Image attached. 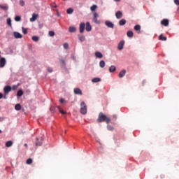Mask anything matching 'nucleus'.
Wrapping results in <instances>:
<instances>
[{"mask_svg": "<svg viewBox=\"0 0 179 179\" xmlns=\"http://www.w3.org/2000/svg\"><path fill=\"white\" fill-rule=\"evenodd\" d=\"M3 97V94L2 93H0V99H2Z\"/></svg>", "mask_w": 179, "mask_h": 179, "instance_id": "603ef678", "label": "nucleus"}, {"mask_svg": "<svg viewBox=\"0 0 179 179\" xmlns=\"http://www.w3.org/2000/svg\"><path fill=\"white\" fill-rule=\"evenodd\" d=\"M125 73H127V71L125 70L120 71V72L119 73V78H124V76H125Z\"/></svg>", "mask_w": 179, "mask_h": 179, "instance_id": "f8f14e48", "label": "nucleus"}, {"mask_svg": "<svg viewBox=\"0 0 179 179\" xmlns=\"http://www.w3.org/2000/svg\"><path fill=\"white\" fill-rule=\"evenodd\" d=\"M126 24H127V20H125L124 19H122L119 22L120 26H125Z\"/></svg>", "mask_w": 179, "mask_h": 179, "instance_id": "2eb2a0df", "label": "nucleus"}, {"mask_svg": "<svg viewBox=\"0 0 179 179\" xmlns=\"http://www.w3.org/2000/svg\"><path fill=\"white\" fill-rule=\"evenodd\" d=\"M85 24L83 22H81L80 24V33H83V31H85Z\"/></svg>", "mask_w": 179, "mask_h": 179, "instance_id": "6e6552de", "label": "nucleus"}, {"mask_svg": "<svg viewBox=\"0 0 179 179\" xmlns=\"http://www.w3.org/2000/svg\"><path fill=\"white\" fill-rule=\"evenodd\" d=\"M66 12H67L68 15H71V13H73V9L69 8V9H67Z\"/></svg>", "mask_w": 179, "mask_h": 179, "instance_id": "2f4dec72", "label": "nucleus"}, {"mask_svg": "<svg viewBox=\"0 0 179 179\" xmlns=\"http://www.w3.org/2000/svg\"><path fill=\"white\" fill-rule=\"evenodd\" d=\"M79 40H80V41H81V43L83 42V41H85V36H79Z\"/></svg>", "mask_w": 179, "mask_h": 179, "instance_id": "e433bc0d", "label": "nucleus"}, {"mask_svg": "<svg viewBox=\"0 0 179 179\" xmlns=\"http://www.w3.org/2000/svg\"><path fill=\"white\" fill-rule=\"evenodd\" d=\"M36 141H38V138H36Z\"/></svg>", "mask_w": 179, "mask_h": 179, "instance_id": "bf43d9fd", "label": "nucleus"}, {"mask_svg": "<svg viewBox=\"0 0 179 179\" xmlns=\"http://www.w3.org/2000/svg\"><path fill=\"white\" fill-rule=\"evenodd\" d=\"M43 24H41V23H39L38 24V27H39V29H43Z\"/></svg>", "mask_w": 179, "mask_h": 179, "instance_id": "de8ad7c7", "label": "nucleus"}, {"mask_svg": "<svg viewBox=\"0 0 179 179\" xmlns=\"http://www.w3.org/2000/svg\"><path fill=\"white\" fill-rule=\"evenodd\" d=\"M11 89H13V90H17V85H13Z\"/></svg>", "mask_w": 179, "mask_h": 179, "instance_id": "c03bdc74", "label": "nucleus"}, {"mask_svg": "<svg viewBox=\"0 0 179 179\" xmlns=\"http://www.w3.org/2000/svg\"><path fill=\"white\" fill-rule=\"evenodd\" d=\"M97 17H99V14H97V13H94L93 22L94 23H96V24H100V20H98Z\"/></svg>", "mask_w": 179, "mask_h": 179, "instance_id": "7ed1b4c3", "label": "nucleus"}, {"mask_svg": "<svg viewBox=\"0 0 179 179\" xmlns=\"http://www.w3.org/2000/svg\"><path fill=\"white\" fill-rule=\"evenodd\" d=\"M115 2H120V0H114Z\"/></svg>", "mask_w": 179, "mask_h": 179, "instance_id": "6e6d98bb", "label": "nucleus"}, {"mask_svg": "<svg viewBox=\"0 0 179 179\" xmlns=\"http://www.w3.org/2000/svg\"><path fill=\"white\" fill-rule=\"evenodd\" d=\"M22 33L24 34H27V29H25L24 27H22Z\"/></svg>", "mask_w": 179, "mask_h": 179, "instance_id": "79ce46f5", "label": "nucleus"}, {"mask_svg": "<svg viewBox=\"0 0 179 179\" xmlns=\"http://www.w3.org/2000/svg\"><path fill=\"white\" fill-rule=\"evenodd\" d=\"M41 145H43V141L36 142V146H41Z\"/></svg>", "mask_w": 179, "mask_h": 179, "instance_id": "ea45409f", "label": "nucleus"}, {"mask_svg": "<svg viewBox=\"0 0 179 179\" xmlns=\"http://www.w3.org/2000/svg\"><path fill=\"white\" fill-rule=\"evenodd\" d=\"M50 110L51 113H55V106H51Z\"/></svg>", "mask_w": 179, "mask_h": 179, "instance_id": "a19ab883", "label": "nucleus"}, {"mask_svg": "<svg viewBox=\"0 0 179 179\" xmlns=\"http://www.w3.org/2000/svg\"><path fill=\"white\" fill-rule=\"evenodd\" d=\"M57 108H58L59 113H61V114H63V115H64V114H66V113L65 111L62 110L61 109V108H59V106H58Z\"/></svg>", "mask_w": 179, "mask_h": 179, "instance_id": "4c0bfd02", "label": "nucleus"}, {"mask_svg": "<svg viewBox=\"0 0 179 179\" xmlns=\"http://www.w3.org/2000/svg\"><path fill=\"white\" fill-rule=\"evenodd\" d=\"M15 22H20V20H22V17L20 16H16L15 17Z\"/></svg>", "mask_w": 179, "mask_h": 179, "instance_id": "473e14b6", "label": "nucleus"}, {"mask_svg": "<svg viewBox=\"0 0 179 179\" xmlns=\"http://www.w3.org/2000/svg\"><path fill=\"white\" fill-rule=\"evenodd\" d=\"M0 134H2V130H0Z\"/></svg>", "mask_w": 179, "mask_h": 179, "instance_id": "13d9d810", "label": "nucleus"}, {"mask_svg": "<svg viewBox=\"0 0 179 179\" xmlns=\"http://www.w3.org/2000/svg\"><path fill=\"white\" fill-rule=\"evenodd\" d=\"M38 16V15H37V14H34V13L32 14V17L30 18V22H36Z\"/></svg>", "mask_w": 179, "mask_h": 179, "instance_id": "9b49d317", "label": "nucleus"}, {"mask_svg": "<svg viewBox=\"0 0 179 179\" xmlns=\"http://www.w3.org/2000/svg\"><path fill=\"white\" fill-rule=\"evenodd\" d=\"M115 16H116L117 19H121V17H122V12H121V11H117V12L115 13Z\"/></svg>", "mask_w": 179, "mask_h": 179, "instance_id": "4468645a", "label": "nucleus"}, {"mask_svg": "<svg viewBox=\"0 0 179 179\" xmlns=\"http://www.w3.org/2000/svg\"><path fill=\"white\" fill-rule=\"evenodd\" d=\"M161 24L163 26H165V27L169 26V20H167V19L162 20V22H161Z\"/></svg>", "mask_w": 179, "mask_h": 179, "instance_id": "1a4fd4ad", "label": "nucleus"}, {"mask_svg": "<svg viewBox=\"0 0 179 179\" xmlns=\"http://www.w3.org/2000/svg\"><path fill=\"white\" fill-rule=\"evenodd\" d=\"M3 90H4V94H8L9 92H11L12 90V87L7 85L4 87Z\"/></svg>", "mask_w": 179, "mask_h": 179, "instance_id": "39448f33", "label": "nucleus"}, {"mask_svg": "<svg viewBox=\"0 0 179 179\" xmlns=\"http://www.w3.org/2000/svg\"><path fill=\"white\" fill-rule=\"evenodd\" d=\"M49 36H50V37H54V36H55V33L54 32V31H50Z\"/></svg>", "mask_w": 179, "mask_h": 179, "instance_id": "72a5a7b5", "label": "nucleus"}, {"mask_svg": "<svg viewBox=\"0 0 179 179\" xmlns=\"http://www.w3.org/2000/svg\"><path fill=\"white\" fill-rule=\"evenodd\" d=\"M116 69H116L115 66L112 65V66H110V68H109V71H110V73L115 72V70H116Z\"/></svg>", "mask_w": 179, "mask_h": 179, "instance_id": "6ab92c4d", "label": "nucleus"}, {"mask_svg": "<svg viewBox=\"0 0 179 179\" xmlns=\"http://www.w3.org/2000/svg\"><path fill=\"white\" fill-rule=\"evenodd\" d=\"M7 24L12 27V20H10V18L7 19Z\"/></svg>", "mask_w": 179, "mask_h": 179, "instance_id": "c756f323", "label": "nucleus"}, {"mask_svg": "<svg viewBox=\"0 0 179 179\" xmlns=\"http://www.w3.org/2000/svg\"><path fill=\"white\" fill-rule=\"evenodd\" d=\"M6 148H10V146H12V145H13V141H8L6 143Z\"/></svg>", "mask_w": 179, "mask_h": 179, "instance_id": "dca6fc26", "label": "nucleus"}, {"mask_svg": "<svg viewBox=\"0 0 179 179\" xmlns=\"http://www.w3.org/2000/svg\"><path fill=\"white\" fill-rule=\"evenodd\" d=\"M95 57H96V58H102L103 54H101V52H96Z\"/></svg>", "mask_w": 179, "mask_h": 179, "instance_id": "aec40b11", "label": "nucleus"}, {"mask_svg": "<svg viewBox=\"0 0 179 179\" xmlns=\"http://www.w3.org/2000/svg\"><path fill=\"white\" fill-rule=\"evenodd\" d=\"M101 80V79H100L99 78H94L92 80V82H93V83H97L98 82H100Z\"/></svg>", "mask_w": 179, "mask_h": 179, "instance_id": "a878e982", "label": "nucleus"}, {"mask_svg": "<svg viewBox=\"0 0 179 179\" xmlns=\"http://www.w3.org/2000/svg\"><path fill=\"white\" fill-rule=\"evenodd\" d=\"M4 97V99H6V96H3Z\"/></svg>", "mask_w": 179, "mask_h": 179, "instance_id": "052dcab7", "label": "nucleus"}, {"mask_svg": "<svg viewBox=\"0 0 179 179\" xmlns=\"http://www.w3.org/2000/svg\"><path fill=\"white\" fill-rule=\"evenodd\" d=\"M48 71H49L51 73V72H52V68L48 67Z\"/></svg>", "mask_w": 179, "mask_h": 179, "instance_id": "a18cd8bd", "label": "nucleus"}, {"mask_svg": "<svg viewBox=\"0 0 179 179\" xmlns=\"http://www.w3.org/2000/svg\"><path fill=\"white\" fill-rule=\"evenodd\" d=\"M90 9H91L92 12H94V10H96V9H97V6L94 4L92 6L90 7Z\"/></svg>", "mask_w": 179, "mask_h": 179, "instance_id": "c85d7f7f", "label": "nucleus"}, {"mask_svg": "<svg viewBox=\"0 0 179 179\" xmlns=\"http://www.w3.org/2000/svg\"><path fill=\"white\" fill-rule=\"evenodd\" d=\"M134 30L136 31H141V25L137 24V25L134 26Z\"/></svg>", "mask_w": 179, "mask_h": 179, "instance_id": "bb28decb", "label": "nucleus"}, {"mask_svg": "<svg viewBox=\"0 0 179 179\" xmlns=\"http://www.w3.org/2000/svg\"><path fill=\"white\" fill-rule=\"evenodd\" d=\"M159 40H161L162 41H167V38L166 36H163V34H161L159 36Z\"/></svg>", "mask_w": 179, "mask_h": 179, "instance_id": "5701e85b", "label": "nucleus"}, {"mask_svg": "<svg viewBox=\"0 0 179 179\" xmlns=\"http://www.w3.org/2000/svg\"><path fill=\"white\" fill-rule=\"evenodd\" d=\"M20 5L21 6H24V1L20 0Z\"/></svg>", "mask_w": 179, "mask_h": 179, "instance_id": "37998d69", "label": "nucleus"}, {"mask_svg": "<svg viewBox=\"0 0 179 179\" xmlns=\"http://www.w3.org/2000/svg\"><path fill=\"white\" fill-rule=\"evenodd\" d=\"M74 93L75 94H80V96H82V90L79 88L74 89Z\"/></svg>", "mask_w": 179, "mask_h": 179, "instance_id": "ddd939ff", "label": "nucleus"}, {"mask_svg": "<svg viewBox=\"0 0 179 179\" xmlns=\"http://www.w3.org/2000/svg\"><path fill=\"white\" fill-rule=\"evenodd\" d=\"M0 8H1V9H3V10H8V9H9V7H8V6L0 5Z\"/></svg>", "mask_w": 179, "mask_h": 179, "instance_id": "cd10ccee", "label": "nucleus"}, {"mask_svg": "<svg viewBox=\"0 0 179 179\" xmlns=\"http://www.w3.org/2000/svg\"><path fill=\"white\" fill-rule=\"evenodd\" d=\"M80 113L81 114H86L87 113V106H86V103H85V101H82L80 103Z\"/></svg>", "mask_w": 179, "mask_h": 179, "instance_id": "f03ea898", "label": "nucleus"}, {"mask_svg": "<svg viewBox=\"0 0 179 179\" xmlns=\"http://www.w3.org/2000/svg\"><path fill=\"white\" fill-rule=\"evenodd\" d=\"M69 31L70 33H75V31H76V27H70L69 28Z\"/></svg>", "mask_w": 179, "mask_h": 179, "instance_id": "a211bd4d", "label": "nucleus"}, {"mask_svg": "<svg viewBox=\"0 0 179 179\" xmlns=\"http://www.w3.org/2000/svg\"><path fill=\"white\" fill-rule=\"evenodd\" d=\"M60 103H65V99H60Z\"/></svg>", "mask_w": 179, "mask_h": 179, "instance_id": "09e8293b", "label": "nucleus"}, {"mask_svg": "<svg viewBox=\"0 0 179 179\" xmlns=\"http://www.w3.org/2000/svg\"><path fill=\"white\" fill-rule=\"evenodd\" d=\"M85 30L87 31H92V25H90V22H87L86 23Z\"/></svg>", "mask_w": 179, "mask_h": 179, "instance_id": "9d476101", "label": "nucleus"}, {"mask_svg": "<svg viewBox=\"0 0 179 179\" xmlns=\"http://www.w3.org/2000/svg\"><path fill=\"white\" fill-rule=\"evenodd\" d=\"M174 3L176 5H179V0H174Z\"/></svg>", "mask_w": 179, "mask_h": 179, "instance_id": "49530a36", "label": "nucleus"}, {"mask_svg": "<svg viewBox=\"0 0 179 179\" xmlns=\"http://www.w3.org/2000/svg\"><path fill=\"white\" fill-rule=\"evenodd\" d=\"M105 24L107 27H109V29H114V24L110 21H106Z\"/></svg>", "mask_w": 179, "mask_h": 179, "instance_id": "423d86ee", "label": "nucleus"}, {"mask_svg": "<svg viewBox=\"0 0 179 179\" xmlns=\"http://www.w3.org/2000/svg\"><path fill=\"white\" fill-rule=\"evenodd\" d=\"M15 109L17 111H20V110H22V106H20V104L17 103L15 106Z\"/></svg>", "mask_w": 179, "mask_h": 179, "instance_id": "412c9836", "label": "nucleus"}, {"mask_svg": "<svg viewBox=\"0 0 179 179\" xmlns=\"http://www.w3.org/2000/svg\"><path fill=\"white\" fill-rule=\"evenodd\" d=\"M127 37L132 38L134 37V32L132 31H128L127 33Z\"/></svg>", "mask_w": 179, "mask_h": 179, "instance_id": "4be33fe9", "label": "nucleus"}, {"mask_svg": "<svg viewBox=\"0 0 179 179\" xmlns=\"http://www.w3.org/2000/svg\"><path fill=\"white\" fill-rule=\"evenodd\" d=\"M27 164H31L33 163V159H28L26 162Z\"/></svg>", "mask_w": 179, "mask_h": 179, "instance_id": "f704fd0d", "label": "nucleus"}, {"mask_svg": "<svg viewBox=\"0 0 179 179\" xmlns=\"http://www.w3.org/2000/svg\"><path fill=\"white\" fill-rule=\"evenodd\" d=\"M6 65V59L4 57L0 58V68H3Z\"/></svg>", "mask_w": 179, "mask_h": 179, "instance_id": "20e7f679", "label": "nucleus"}, {"mask_svg": "<svg viewBox=\"0 0 179 179\" xmlns=\"http://www.w3.org/2000/svg\"><path fill=\"white\" fill-rule=\"evenodd\" d=\"M124 44H125V41H121L119 44L117 45V49L121 51L122 48H124Z\"/></svg>", "mask_w": 179, "mask_h": 179, "instance_id": "0eeeda50", "label": "nucleus"}, {"mask_svg": "<svg viewBox=\"0 0 179 179\" xmlns=\"http://www.w3.org/2000/svg\"><path fill=\"white\" fill-rule=\"evenodd\" d=\"M62 65H65V60H61Z\"/></svg>", "mask_w": 179, "mask_h": 179, "instance_id": "3c124183", "label": "nucleus"}, {"mask_svg": "<svg viewBox=\"0 0 179 179\" xmlns=\"http://www.w3.org/2000/svg\"><path fill=\"white\" fill-rule=\"evenodd\" d=\"M107 128L108 131H114V127L111 125H108Z\"/></svg>", "mask_w": 179, "mask_h": 179, "instance_id": "58836bf2", "label": "nucleus"}, {"mask_svg": "<svg viewBox=\"0 0 179 179\" xmlns=\"http://www.w3.org/2000/svg\"><path fill=\"white\" fill-rule=\"evenodd\" d=\"M24 146H25L26 148H27V143H25V144H24Z\"/></svg>", "mask_w": 179, "mask_h": 179, "instance_id": "4d7b16f0", "label": "nucleus"}, {"mask_svg": "<svg viewBox=\"0 0 179 179\" xmlns=\"http://www.w3.org/2000/svg\"><path fill=\"white\" fill-rule=\"evenodd\" d=\"M16 86H17V87H19V86H20V83H17Z\"/></svg>", "mask_w": 179, "mask_h": 179, "instance_id": "5fc2aeb1", "label": "nucleus"}, {"mask_svg": "<svg viewBox=\"0 0 179 179\" xmlns=\"http://www.w3.org/2000/svg\"><path fill=\"white\" fill-rule=\"evenodd\" d=\"M32 40H33V41L37 42V41H38L39 38H38V36H32Z\"/></svg>", "mask_w": 179, "mask_h": 179, "instance_id": "7c9ffc66", "label": "nucleus"}, {"mask_svg": "<svg viewBox=\"0 0 179 179\" xmlns=\"http://www.w3.org/2000/svg\"><path fill=\"white\" fill-rule=\"evenodd\" d=\"M17 97H22V96H23V90H18L17 92Z\"/></svg>", "mask_w": 179, "mask_h": 179, "instance_id": "393cba45", "label": "nucleus"}, {"mask_svg": "<svg viewBox=\"0 0 179 179\" xmlns=\"http://www.w3.org/2000/svg\"><path fill=\"white\" fill-rule=\"evenodd\" d=\"M63 1H68V0H63Z\"/></svg>", "mask_w": 179, "mask_h": 179, "instance_id": "680f3d73", "label": "nucleus"}, {"mask_svg": "<svg viewBox=\"0 0 179 179\" xmlns=\"http://www.w3.org/2000/svg\"><path fill=\"white\" fill-rule=\"evenodd\" d=\"M113 118H115V120H117V116L116 115H113Z\"/></svg>", "mask_w": 179, "mask_h": 179, "instance_id": "864d4df0", "label": "nucleus"}, {"mask_svg": "<svg viewBox=\"0 0 179 179\" xmlns=\"http://www.w3.org/2000/svg\"><path fill=\"white\" fill-rule=\"evenodd\" d=\"M98 122H106V124H110V120L109 117H107V116L104 114H103V112L99 113V118L97 120Z\"/></svg>", "mask_w": 179, "mask_h": 179, "instance_id": "f257e3e1", "label": "nucleus"}, {"mask_svg": "<svg viewBox=\"0 0 179 179\" xmlns=\"http://www.w3.org/2000/svg\"><path fill=\"white\" fill-rule=\"evenodd\" d=\"M63 47L65 50H68L69 48V45L66 43L63 45Z\"/></svg>", "mask_w": 179, "mask_h": 179, "instance_id": "c9c22d12", "label": "nucleus"}, {"mask_svg": "<svg viewBox=\"0 0 179 179\" xmlns=\"http://www.w3.org/2000/svg\"><path fill=\"white\" fill-rule=\"evenodd\" d=\"M15 38H22V35L19 32H14Z\"/></svg>", "mask_w": 179, "mask_h": 179, "instance_id": "f3484780", "label": "nucleus"}, {"mask_svg": "<svg viewBox=\"0 0 179 179\" xmlns=\"http://www.w3.org/2000/svg\"><path fill=\"white\" fill-rule=\"evenodd\" d=\"M5 120V117H0V122H1L2 121H3Z\"/></svg>", "mask_w": 179, "mask_h": 179, "instance_id": "8fccbe9b", "label": "nucleus"}, {"mask_svg": "<svg viewBox=\"0 0 179 179\" xmlns=\"http://www.w3.org/2000/svg\"><path fill=\"white\" fill-rule=\"evenodd\" d=\"M99 66L101 68H104L106 66V62H104V60H101L99 62Z\"/></svg>", "mask_w": 179, "mask_h": 179, "instance_id": "b1692460", "label": "nucleus"}]
</instances>
